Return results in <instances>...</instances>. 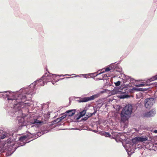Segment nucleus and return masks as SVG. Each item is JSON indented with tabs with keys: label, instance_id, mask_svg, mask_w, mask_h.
<instances>
[{
	"label": "nucleus",
	"instance_id": "43",
	"mask_svg": "<svg viewBox=\"0 0 157 157\" xmlns=\"http://www.w3.org/2000/svg\"><path fill=\"white\" fill-rule=\"evenodd\" d=\"M65 78H60L59 79V80H62V79H64Z\"/></svg>",
	"mask_w": 157,
	"mask_h": 157
},
{
	"label": "nucleus",
	"instance_id": "5",
	"mask_svg": "<svg viewBox=\"0 0 157 157\" xmlns=\"http://www.w3.org/2000/svg\"><path fill=\"white\" fill-rule=\"evenodd\" d=\"M132 106L131 104H128L123 108L121 113V121L125 122L131 117L132 112Z\"/></svg>",
	"mask_w": 157,
	"mask_h": 157
},
{
	"label": "nucleus",
	"instance_id": "48",
	"mask_svg": "<svg viewBox=\"0 0 157 157\" xmlns=\"http://www.w3.org/2000/svg\"><path fill=\"white\" fill-rule=\"evenodd\" d=\"M115 89H116V90H117V88H116Z\"/></svg>",
	"mask_w": 157,
	"mask_h": 157
},
{
	"label": "nucleus",
	"instance_id": "22",
	"mask_svg": "<svg viewBox=\"0 0 157 157\" xmlns=\"http://www.w3.org/2000/svg\"><path fill=\"white\" fill-rule=\"evenodd\" d=\"M103 135L105 136L106 137H110L111 135L109 132H106L104 131L103 132H102Z\"/></svg>",
	"mask_w": 157,
	"mask_h": 157
},
{
	"label": "nucleus",
	"instance_id": "30",
	"mask_svg": "<svg viewBox=\"0 0 157 157\" xmlns=\"http://www.w3.org/2000/svg\"><path fill=\"white\" fill-rule=\"evenodd\" d=\"M135 150L136 149L138 148L139 149H140L141 148H142V147L141 145H136V147H135Z\"/></svg>",
	"mask_w": 157,
	"mask_h": 157
},
{
	"label": "nucleus",
	"instance_id": "28",
	"mask_svg": "<svg viewBox=\"0 0 157 157\" xmlns=\"http://www.w3.org/2000/svg\"><path fill=\"white\" fill-rule=\"evenodd\" d=\"M116 86H120L121 83V82L120 81H118L117 82H115L114 83Z\"/></svg>",
	"mask_w": 157,
	"mask_h": 157
},
{
	"label": "nucleus",
	"instance_id": "9",
	"mask_svg": "<svg viewBox=\"0 0 157 157\" xmlns=\"http://www.w3.org/2000/svg\"><path fill=\"white\" fill-rule=\"evenodd\" d=\"M95 97V96L94 95H92L90 97H85L83 98L79 97L78 98H79V100H78L77 101L79 102H87L90 101L94 100Z\"/></svg>",
	"mask_w": 157,
	"mask_h": 157
},
{
	"label": "nucleus",
	"instance_id": "2",
	"mask_svg": "<svg viewBox=\"0 0 157 157\" xmlns=\"http://www.w3.org/2000/svg\"><path fill=\"white\" fill-rule=\"evenodd\" d=\"M25 101H22L21 102V103L22 104V103L23 104V105L21 104V106H20L19 107H13V110L11 109L10 111V112H14V114L13 116H11L6 112L7 115L12 117L18 115L17 117L16 121L18 123L17 124L19 129H20L22 127L25 126H26L27 128H28V125L26 124V122L23 118L24 116L23 113V111L24 109L23 108L25 106V105L26 104V103H24V102Z\"/></svg>",
	"mask_w": 157,
	"mask_h": 157
},
{
	"label": "nucleus",
	"instance_id": "23",
	"mask_svg": "<svg viewBox=\"0 0 157 157\" xmlns=\"http://www.w3.org/2000/svg\"><path fill=\"white\" fill-rule=\"evenodd\" d=\"M111 64L109 65V67H106L105 69V72H108L110 70H112L113 71V67H111Z\"/></svg>",
	"mask_w": 157,
	"mask_h": 157
},
{
	"label": "nucleus",
	"instance_id": "11",
	"mask_svg": "<svg viewBox=\"0 0 157 157\" xmlns=\"http://www.w3.org/2000/svg\"><path fill=\"white\" fill-rule=\"evenodd\" d=\"M86 109H83L82 111L78 113L77 114L75 115L74 116V119H76V120H79L80 118L85 115L86 113Z\"/></svg>",
	"mask_w": 157,
	"mask_h": 157
},
{
	"label": "nucleus",
	"instance_id": "37",
	"mask_svg": "<svg viewBox=\"0 0 157 157\" xmlns=\"http://www.w3.org/2000/svg\"><path fill=\"white\" fill-rule=\"evenodd\" d=\"M108 76L106 74H104L102 75V77L103 78H104L107 77Z\"/></svg>",
	"mask_w": 157,
	"mask_h": 157
},
{
	"label": "nucleus",
	"instance_id": "10",
	"mask_svg": "<svg viewBox=\"0 0 157 157\" xmlns=\"http://www.w3.org/2000/svg\"><path fill=\"white\" fill-rule=\"evenodd\" d=\"M48 74L45 73L42 76V78H44L45 82H50V80L52 79L53 78V75H56L55 74H50L49 72Z\"/></svg>",
	"mask_w": 157,
	"mask_h": 157
},
{
	"label": "nucleus",
	"instance_id": "31",
	"mask_svg": "<svg viewBox=\"0 0 157 157\" xmlns=\"http://www.w3.org/2000/svg\"><path fill=\"white\" fill-rule=\"evenodd\" d=\"M123 88H124V87H122L121 86L120 87V88L117 89V90L116 92L117 93H118V92H121V90Z\"/></svg>",
	"mask_w": 157,
	"mask_h": 157
},
{
	"label": "nucleus",
	"instance_id": "18",
	"mask_svg": "<svg viewBox=\"0 0 157 157\" xmlns=\"http://www.w3.org/2000/svg\"><path fill=\"white\" fill-rule=\"evenodd\" d=\"M129 142L132 143V144L136 145L139 142L138 136H136L132 139V140Z\"/></svg>",
	"mask_w": 157,
	"mask_h": 157
},
{
	"label": "nucleus",
	"instance_id": "35",
	"mask_svg": "<svg viewBox=\"0 0 157 157\" xmlns=\"http://www.w3.org/2000/svg\"><path fill=\"white\" fill-rule=\"evenodd\" d=\"M152 85L151 87H152L154 86H156L157 85V82L152 83Z\"/></svg>",
	"mask_w": 157,
	"mask_h": 157
},
{
	"label": "nucleus",
	"instance_id": "36",
	"mask_svg": "<svg viewBox=\"0 0 157 157\" xmlns=\"http://www.w3.org/2000/svg\"><path fill=\"white\" fill-rule=\"evenodd\" d=\"M95 80H104L103 78H102V77L101 78H96V79Z\"/></svg>",
	"mask_w": 157,
	"mask_h": 157
},
{
	"label": "nucleus",
	"instance_id": "13",
	"mask_svg": "<svg viewBox=\"0 0 157 157\" xmlns=\"http://www.w3.org/2000/svg\"><path fill=\"white\" fill-rule=\"evenodd\" d=\"M115 63H116L111 64V67H113V71H116L119 72H121L122 71L121 68L119 66L118 64H115Z\"/></svg>",
	"mask_w": 157,
	"mask_h": 157
},
{
	"label": "nucleus",
	"instance_id": "20",
	"mask_svg": "<svg viewBox=\"0 0 157 157\" xmlns=\"http://www.w3.org/2000/svg\"><path fill=\"white\" fill-rule=\"evenodd\" d=\"M105 92H106V90H103L101 91L99 93L93 95L95 96V97H94V100L95 98L99 97L100 96L101 94H102L104 93H105Z\"/></svg>",
	"mask_w": 157,
	"mask_h": 157
},
{
	"label": "nucleus",
	"instance_id": "14",
	"mask_svg": "<svg viewBox=\"0 0 157 157\" xmlns=\"http://www.w3.org/2000/svg\"><path fill=\"white\" fill-rule=\"evenodd\" d=\"M76 111V109H72L67 110L65 113L67 115V116L71 117L73 115Z\"/></svg>",
	"mask_w": 157,
	"mask_h": 157
},
{
	"label": "nucleus",
	"instance_id": "39",
	"mask_svg": "<svg viewBox=\"0 0 157 157\" xmlns=\"http://www.w3.org/2000/svg\"><path fill=\"white\" fill-rule=\"evenodd\" d=\"M47 117H50V113L49 112H48V113L47 114Z\"/></svg>",
	"mask_w": 157,
	"mask_h": 157
},
{
	"label": "nucleus",
	"instance_id": "1",
	"mask_svg": "<svg viewBox=\"0 0 157 157\" xmlns=\"http://www.w3.org/2000/svg\"><path fill=\"white\" fill-rule=\"evenodd\" d=\"M0 98H3L4 99L7 98L8 103L6 104L5 108L9 114L13 116L14 114V112H10V110H13V107H19L21 106V102L22 101H26L27 98L26 96L23 94L19 95L11 91H5L0 92ZM22 103L21 105H23Z\"/></svg>",
	"mask_w": 157,
	"mask_h": 157
},
{
	"label": "nucleus",
	"instance_id": "42",
	"mask_svg": "<svg viewBox=\"0 0 157 157\" xmlns=\"http://www.w3.org/2000/svg\"><path fill=\"white\" fill-rule=\"evenodd\" d=\"M71 77H66V78H71Z\"/></svg>",
	"mask_w": 157,
	"mask_h": 157
},
{
	"label": "nucleus",
	"instance_id": "3",
	"mask_svg": "<svg viewBox=\"0 0 157 157\" xmlns=\"http://www.w3.org/2000/svg\"><path fill=\"white\" fill-rule=\"evenodd\" d=\"M45 82L42 76L39 80L35 81L34 82L30 84L28 88H23L20 90L19 91L22 92L23 94L25 95L27 98V100H29V98H30L32 95L35 93V89L36 87L44 85Z\"/></svg>",
	"mask_w": 157,
	"mask_h": 157
},
{
	"label": "nucleus",
	"instance_id": "46",
	"mask_svg": "<svg viewBox=\"0 0 157 157\" xmlns=\"http://www.w3.org/2000/svg\"><path fill=\"white\" fill-rule=\"evenodd\" d=\"M103 104L102 103V105H101V106H100V107H101L102 106V105H103Z\"/></svg>",
	"mask_w": 157,
	"mask_h": 157
},
{
	"label": "nucleus",
	"instance_id": "38",
	"mask_svg": "<svg viewBox=\"0 0 157 157\" xmlns=\"http://www.w3.org/2000/svg\"><path fill=\"white\" fill-rule=\"evenodd\" d=\"M56 123L54 121V120L52 121L51 123V125H53V124H55Z\"/></svg>",
	"mask_w": 157,
	"mask_h": 157
},
{
	"label": "nucleus",
	"instance_id": "49",
	"mask_svg": "<svg viewBox=\"0 0 157 157\" xmlns=\"http://www.w3.org/2000/svg\"><path fill=\"white\" fill-rule=\"evenodd\" d=\"M94 132H96V131H95V130H94Z\"/></svg>",
	"mask_w": 157,
	"mask_h": 157
},
{
	"label": "nucleus",
	"instance_id": "33",
	"mask_svg": "<svg viewBox=\"0 0 157 157\" xmlns=\"http://www.w3.org/2000/svg\"><path fill=\"white\" fill-rule=\"evenodd\" d=\"M75 75V74H72V75ZM71 75H69V74H66V75H58V76H71Z\"/></svg>",
	"mask_w": 157,
	"mask_h": 157
},
{
	"label": "nucleus",
	"instance_id": "41",
	"mask_svg": "<svg viewBox=\"0 0 157 157\" xmlns=\"http://www.w3.org/2000/svg\"><path fill=\"white\" fill-rule=\"evenodd\" d=\"M102 73H103V72H101V73H99V74H97V75H96V76H98V75H100V74H102Z\"/></svg>",
	"mask_w": 157,
	"mask_h": 157
},
{
	"label": "nucleus",
	"instance_id": "4",
	"mask_svg": "<svg viewBox=\"0 0 157 157\" xmlns=\"http://www.w3.org/2000/svg\"><path fill=\"white\" fill-rule=\"evenodd\" d=\"M132 106L131 104H128L123 108L121 113V121L125 122L131 117L132 112Z\"/></svg>",
	"mask_w": 157,
	"mask_h": 157
},
{
	"label": "nucleus",
	"instance_id": "34",
	"mask_svg": "<svg viewBox=\"0 0 157 157\" xmlns=\"http://www.w3.org/2000/svg\"><path fill=\"white\" fill-rule=\"evenodd\" d=\"M145 86H151L152 85V84L151 83L149 84H145Z\"/></svg>",
	"mask_w": 157,
	"mask_h": 157
},
{
	"label": "nucleus",
	"instance_id": "16",
	"mask_svg": "<svg viewBox=\"0 0 157 157\" xmlns=\"http://www.w3.org/2000/svg\"><path fill=\"white\" fill-rule=\"evenodd\" d=\"M124 78L125 79L126 81H130L131 82H134V81H135V80L132 78L130 76L125 75L124 74Z\"/></svg>",
	"mask_w": 157,
	"mask_h": 157
},
{
	"label": "nucleus",
	"instance_id": "27",
	"mask_svg": "<svg viewBox=\"0 0 157 157\" xmlns=\"http://www.w3.org/2000/svg\"><path fill=\"white\" fill-rule=\"evenodd\" d=\"M134 85L135 86H137V87H142V86H145V84L141 83V84H139L138 85L134 84Z\"/></svg>",
	"mask_w": 157,
	"mask_h": 157
},
{
	"label": "nucleus",
	"instance_id": "32",
	"mask_svg": "<svg viewBox=\"0 0 157 157\" xmlns=\"http://www.w3.org/2000/svg\"><path fill=\"white\" fill-rule=\"evenodd\" d=\"M59 120H60L59 118H57L56 119L54 120V121L56 123H57L61 121Z\"/></svg>",
	"mask_w": 157,
	"mask_h": 157
},
{
	"label": "nucleus",
	"instance_id": "26",
	"mask_svg": "<svg viewBox=\"0 0 157 157\" xmlns=\"http://www.w3.org/2000/svg\"><path fill=\"white\" fill-rule=\"evenodd\" d=\"M129 97L128 95L124 94L123 95H121L120 98L121 99H124L125 98H128Z\"/></svg>",
	"mask_w": 157,
	"mask_h": 157
},
{
	"label": "nucleus",
	"instance_id": "47",
	"mask_svg": "<svg viewBox=\"0 0 157 157\" xmlns=\"http://www.w3.org/2000/svg\"><path fill=\"white\" fill-rule=\"evenodd\" d=\"M95 77H92V78H94Z\"/></svg>",
	"mask_w": 157,
	"mask_h": 157
},
{
	"label": "nucleus",
	"instance_id": "6",
	"mask_svg": "<svg viewBox=\"0 0 157 157\" xmlns=\"http://www.w3.org/2000/svg\"><path fill=\"white\" fill-rule=\"evenodd\" d=\"M28 136L27 135L20 137L19 139V141L17 143H15L14 145V147H19L24 146L26 143L29 142V141L26 142L25 140L27 138Z\"/></svg>",
	"mask_w": 157,
	"mask_h": 157
},
{
	"label": "nucleus",
	"instance_id": "40",
	"mask_svg": "<svg viewBox=\"0 0 157 157\" xmlns=\"http://www.w3.org/2000/svg\"><path fill=\"white\" fill-rule=\"evenodd\" d=\"M153 132L155 133H157V130H154Z\"/></svg>",
	"mask_w": 157,
	"mask_h": 157
},
{
	"label": "nucleus",
	"instance_id": "44",
	"mask_svg": "<svg viewBox=\"0 0 157 157\" xmlns=\"http://www.w3.org/2000/svg\"><path fill=\"white\" fill-rule=\"evenodd\" d=\"M40 133H41L40 132H39V133H38V136H39V134H40Z\"/></svg>",
	"mask_w": 157,
	"mask_h": 157
},
{
	"label": "nucleus",
	"instance_id": "19",
	"mask_svg": "<svg viewBox=\"0 0 157 157\" xmlns=\"http://www.w3.org/2000/svg\"><path fill=\"white\" fill-rule=\"evenodd\" d=\"M93 109L94 110V111L93 113H86V114L87 115L88 117H90L93 115H95V113H96L97 111V108L95 107H94Z\"/></svg>",
	"mask_w": 157,
	"mask_h": 157
},
{
	"label": "nucleus",
	"instance_id": "17",
	"mask_svg": "<svg viewBox=\"0 0 157 157\" xmlns=\"http://www.w3.org/2000/svg\"><path fill=\"white\" fill-rule=\"evenodd\" d=\"M139 142H144L148 140V138L146 136H138Z\"/></svg>",
	"mask_w": 157,
	"mask_h": 157
},
{
	"label": "nucleus",
	"instance_id": "8",
	"mask_svg": "<svg viewBox=\"0 0 157 157\" xmlns=\"http://www.w3.org/2000/svg\"><path fill=\"white\" fill-rule=\"evenodd\" d=\"M136 145L132 144L129 141L128 143L127 144L126 146V151L128 154V152H130L131 154L134 153L135 150Z\"/></svg>",
	"mask_w": 157,
	"mask_h": 157
},
{
	"label": "nucleus",
	"instance_id": "7",
	"mask_svg": "<svg viewBox=\"0 0 157 157\" xmlns=\"http://www.w3.org/2000/svg\"><path fill=\"white\" fill-rule=\"evenodd\" d=\"M154 99L151 98L146 99L144 100V106L146 108L149 109L155 103Z\"/></svg>",
	"mask_w": 157,
	"mask_h": 157
},
{
	"label": "nucleus",
	"instance_id": "25",
	"mask_svg": "<svg viewBox=\"0 0 157 157\" xmlns=\"http://www.w3.org/2000/svg\"><path fill=\"white\" fill-rule=\"evenodd\" d=\"M62 116L60 117H59V118L60 119V121H62L63 119L64 118H65L66 117H67V115H66V114L64 113H63L62 114Z\"/></svg>",
	"mask_w": 157,
	"mask_h": 157
},
{
	"label": "nucleus",
	"instance_id": "45",
	"mask_svg": "<svg viewBox=\"0 0 157 157\" xmlns=\"http://www.w3.org/2000/svg\"><path fill=\"white\" fill-rule=\"evenodd\" d=\"M107 106V105H106H106H105V107H106Z\"/></svg>",
	"mask_w": 157,
	"mask_h": 157
},
{
	"label": "nucleus",
	"instance_id": "21",
	"mask_svg": "<svg viewBox=\"0 0 157 157\" xmlns=\"http://www.w3.org/2000/svg\"><path fill=\"white\" fill-rule=\"evenodd\" d=\"M43 123V122L40 120H38L37 119H34V121L33 123V124H41Z\"/></svg>",
	"mask_w": 157,
	"mask_h": 157
},
{
	"label": "nucleus",
	"instance_id": "15",
	"mask_svg": "<svg viewBox=\"0 0 157 157\" xmlns=\"http://www.w3.org/2000/svg\"><path fill=\"white\" fill-rule=\"evenodd\" d=\"M151 87H149L147 88H137L136 87H133L132 90H134L136 91H140L142 92H145L149 90V89H150Z\"/></svg>",
	"mask_w": 157,
	"mask_h": 157
},
{
	"label": "nucleus",
	"instance_id": "29",
	"mask_svg": "<svg viewBox=\"0 0 157 157\" xmlns=\"http://www.w3.org/2000/svg\"><path fill=\"white\" fill-rule=\"evenodd\" d=\"M89 118L87 115L86 114V117H84L81 120H83L84 121H86Z\"/></svg>",
	"mask_w": 157,
	"mask_h": 157
},
{
	"label": "nucleus",
	"instance_id": "24",
	"mask_svg": "<svg viewBox=\"0 0 157 157\" xmlns=\"http://www.w3.org/2000/svg\"><path fill=\"white\" fill-rule=\"evenodd\" d=\"M156 79H157V75L154 76H153L152 78L148 80V82H151Z\"/></svg>",
	"mask_w": 157,
	"mask_h": 157
},
{
	"label": "nucleus",
	"instance_id": "12",
	"mask_svg": "<svg viewBox=\"0 0 157 157\" xmlns=\"http://www.w3.org/2000/svg\"><path fill=\"white\" fill-rule=\"evenodd\" d=\"M156 113L155 110L152 109L149 112L146 113L144 116L146 117H150L154 116Z\"/></svg>",
	"mask_w": 157,
	"mask_h": 157
}]
</instances>
